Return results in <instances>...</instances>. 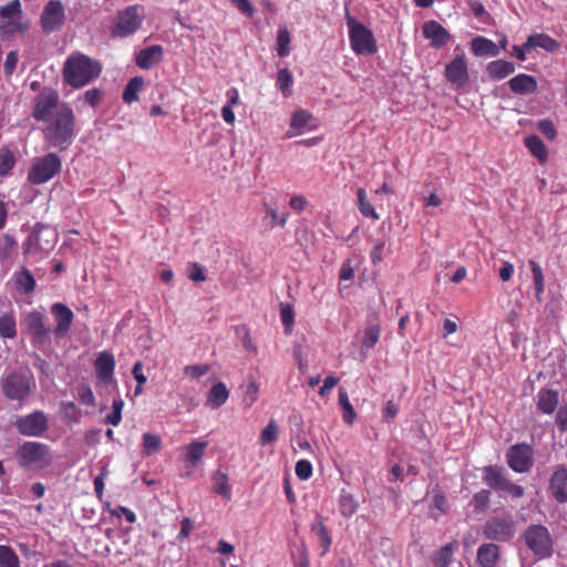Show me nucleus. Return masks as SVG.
I'll return each mask as SVG.
<instances>
[{
    "label": "nucleus",
    "instance_id": "nucleus-1",
    "mask_svg": "<svg viewBox=\"0 0 567 567\" xmlns=\"http://www.w3.org/2000/svg\"><path fill=\"white\" fill-rule=\"evenodd\" d=\"M44 140L53 147L65 150L75 135V116L72 109L62 103L58 106L43 131Z\"/></svg>",
    "mask_w": 567,
    "mask_h": 567
},
{
    "label": "nucleus",
    "instance_id": "nucleus-2",
    "mask_svg": "<svg viewBox=\"0 0 567 567\" xmlns=\"http://www.w3.org/2000/svg\"><path fill=\"white\" fill-rule=\"evenodd\" d=\"M101 65L91 58L78 53L68 58L64 63V81L73 87H82L100 76Z\"/></svg>",
    "mask_w": 567,
    "mask_h": 567
},
{
    "label": "nucleus",
    "instance_id": "nucleus-3",
    "mask_svg": "<svg viewBox=\"0 0 567 567\" xmlns=\"http://www.w3.org/2000/svg\"><path fill=\"white\" fill-rule=\"evenodd\" d=\"M14 457L21 467L32 471L48 468L54 461L51 447L37 441H28L20 444Z\"/></svg>",
    "mask_w": 567,
    "mask_h": 567
},
{
    "label": "nucleus",
    "instance_id": "nucleus-4",
    "mask_svg": "<svg viewBox=\"0 0 567 567\" xmlns=\"http://www.w3.org/2000/svg\"><path fill=\"white\" fill-rule=\"evenodd\" d=\"M0 384L4 396L12 401L25 400L35 389L30 370L12 371L2 377Z\"/></svg>",
    "mask_w": 567,
    "mask_h": 567
},
{
    "label": "nucleus",
    "instance_id": "nucleus-5",
    "mask_svg": "<svg viewBox=\"0 0 567 567\" xmlns=\"http://www.w3.org/2000/svg\"><path fill=\"white\" fill-rule=\"evenodd\" d=\"M346 19L352 51L358 55L377 53L378 45L372 31L349 13H347Z\"/></svg>",
    "mask_w": 567,
    "mask_h": 567
},
{
    "label": "nucleus",
    "instance_id": "nucleus-6",
    "mask_svg": "<svg viewBox=\"0 0 567 567\" xmlns=\"http://www.w3.org/2000/svg\"><path fill=\"white\" fill-rule=\"evenodd\" d=\"M61 159L54 153L33 158L28 172V181L40 185L52 179L61 171Z\"/></svg>",
    "mask_w": 567,
    "mask_h": 567
},
{
    "label": "nucleus",
    "instance_id": "nucleus-7",
    "mask_svg": "<svg viewBox=\"0 0 567 567\" xmlns=\"http://www.w3.org/2000/svg\"><path fill=\"white\" fill-rule=\"evenodd\" d=\"M144 19V8L140 4L128 6L116 14L111 34L114 38H126L133 34Z\"/></svg>",
    "mask_w": 567,
    "mask_h": 567
},
{
    "label": "nucleus",
    "instance_id": "nucleus-8",
    "mask_svg": "<svg viewBox=\"0 0 567 567\" xmlns=\"http://www.w3.org/2000/svg\"><path fill=\"white\" fill-rule=\"evenodd\" d=\"M483 482L496 492L508 493L513 498H520L525 494V488L513 483L504 468L497 465H487L483 468Z\"/></svg>",
    "mask_w": 567,
    "mask_h": 567
},
{
    "label": "nucleus",
    "instance_id": "nucleus-9",
    "mask_svg": "<svg viewBox=\"0 0 567 567\" xmlns=\"http://www.w3.org/2000/svg\"><path fill=\"white\" fill-rule=\"evenodd\" d=\"M523 537L526 546L539 558H548L553 555V538L546 526L529 525Z\"/></svg>",
    "mask_w": 567,
    "mask_h": 567
},
{
    "label": "nucleus",
    "instance_id": "nucleus-10",
    "mask_svg": "<svg viewBox=\"0 0 567 567\" xmlns=\"http://www.w3.org/2000/svg\"><path fill=\"white\" fill-rule=\"evenodd\" d=\"M21 326L33 347L42 349L51 342V329L45 324L44 316L39 311L28 312Z\"/></svg>",
    "mask_w": 567,
    "mask_h": 567
},
{
    "label": "nucleus",
    "instance_id": "nucleus-11",
    "mask_svg": "<svg viewBox=\"0 0 567 567\" xmlns=\"http://www.w3.org/2000/svg\"><path fill=\"white\" fill-rule=\"evenodd\" d=\"M56 243V233L48 226H37L24 243L27 255L49 252Z\"/></svg>",
    "mask_w": 567,
    "mask_h": 567
},
{
    "label": "nucleus",
    "instance_id": "nucleus-12",
    "mask_svg": "<svg viewBox=\"0 0 567 567\" xmlns=\"http://www.w3.org/2000/svg\"><path fill=\"white\" fill-rule=\"evenodd\" d=\"M207 446V440H194L184 447V464L183 470L179 471V477H195L202 471Z\"/></svg>",
    "mask_w": 567,
    "mask_h": 567
},
{
    "label": "nucleus",
    "instance_id": "nucleus-13",
    "mask_svg": "<svg viewBox=\"0 0 567 567\" xmlns=\"http://www.w3.org/2000/svg\"><path fill=\"white\" fill-rule=\"evenodd\" d=\"M486 539L508 542L515 535V522L511 516H497L486 520L482 529Z\"/></svg>",
    "mask_w": 567,
    "mask_h": 567
},
{
    "label": "nucleus",
    "instance_id": "nucleus-14",
    "mask_svg": "<svg viewBox=\"0 0 567 567\" xmlns=\"http://www.w3.org/2000/svg\"><path fill=\"white\" fill-rule=\"evenodd\" d=\"M508 467L518 474L527 473L534 465V450L527 443L512 445L506 453Z\"/></svg>",
    "mask_w": 567,
    "mask_h": 567
},
{
    "label": "nucleus",
    "instance_id": "nucleus-15",
    "mask_svg": "<svg viewBox=\"0 0 567 567\" xmlns=\"http://www.w3.org/2000/svg\"><path fill=\"white\" fill-rule=\"evenodd\" d=\"M65 22V8L60 0H50L40 16V27L47 34L59 31Z\"/></svg>",
    "mask_w": 567,
    "mask_h": 567
},
{
    "label": "nucleus",
    "instance_id": "nucleus-16",
    "mask_svg": "<svg viewBox=\"0 0 567 567\" xmlns=\"http://www.w3.org/2000/svg\"><path fill=\"white\" fill-rule=\"evenodd\" d=\"M19 433L27 436H41L48 429V419L43 412L35 411L16 421Z\"/></svg>",
    "mask_w": 567,
    "mask_h": 567
},
{
    "label": "nucleus",
    "instance_id": "nucleus-17",
    "mask_svg": "<svg viewBox=\"0 0 567 567\" xmlns=\"http://www.w3.org/2000/svg\"><path fill=\"white\" fill-rule=\"evenodd\" d=\"M61 104L62 103H59V96L54 91L44 90L35 99L33 117L37 121L47 122L50 120L51 115L56 112L58 106H61Z\"/></svg>",
    "mask_w": 567,
    "mask_h": 567
},
{
    "label": "nucleus",
    "instance_id": "nucleus-18",
    "mask_svg": "<svg viewBox=\"0 0 567 567\" xmlns=\"http://www.w3.org/2000/svg\"><path fill=\"white\" fill-rule=\"evenodd\" d=\"M548 493L557 503H567V465L558 464L554 467L548 480Z\"/></svg>",
    "mask_w": 567,
    "mask_h": 567
},
{
    "label": "nucleus",
    "instance_id": "nucleus-19",
    "mask_svg": "<svg viewBox=\"0 0 567 567\" xmlns=\"http://www.w3.org/2000/svg\"><path fill=\"white\" fill-rule=\"evenodd\" d=\"M444 75L445 79L456 89L465 86L470 80L465 55H456L450 63H447L445 65Z\"/></svg>",
    "mask_w": 567,
    "mask_h": 567
},
{
    "label": "nucleus",
    "instance_id": "nucleus-20",
    "mask_svg": "<svg viewBox=\"0 0 567 567\" xmlns=\"http://www.w3.org/2000/svg\"><path fill=\"white\" fill-rule=\"evenodd\" d=\"M423 37L430 40L431 47L435 49L443 48L451 40L449 31L437 21L431 20L422 27Z\"/></svg>",
    "mask_w": 567,
    "mask_h": 567
},
{
    "label": "nucleus",
    "instance_id": "nucleus-21",
    "mask_svg": "<svg viewBox=\"0 0 567 567\" xmlns=\"http://www.w3.org/2000/svg\"><path fill=\"white\" fill-rule=\"evenodd\" d=\"M51 311L56 322L53 331L54 336L56 338L65 337L73 321V312L66 306L59 302L51 307Z\"/></svg>",
    "mask_w": 567,
    "mask_h": 567
},
{
    "label": "nucleus",
    "instance_id": "nucleus-22",
    "mask_svg": "<svg viewBox=\"0 0 567 567\" xmlns=\"http://www.w3.org/2000/svg\"><path fill=\"white\" fill-rule=\"evenodd\" d=\"M94 369L100 381L105 384L111 383L113 381V373L115 369L114 355L109 351L99 353L94 362Z\"/></svg>",
    "mask_w": 567,
    "mask_h": 567
},
{
    "label": "nucleus",
    "instance_id": "nucleus-23",
    "mask_svg": "<svg viewBox=\"0 0 567 567\" xmlns=\"http://www.w3.org/2000/svg\"><path fill=\"white\" fill-rule=\"evenodd\" d=\"M507 85L509 90L517 95H530L538 90L536 78L526 73L515 75L507 82Z\"/></svg>",
    "mask_w": 567,
    "mask_h": 567
},
{
    "label": "nucleus",
    "instance_id": "nucleus-24",
    "mask_svg": "<svg viewBox=\"0 0 567 567\" xmlns=\"http://www.w3.org/2000/svg\"><path fill=\"white\" fill-rule=\"evenodd\" d=\"M515 70L514 62L502 59L491 61L486 65V74L492 81H502L513 74Z\"/></svg>",
    "mask_w": 567,
    "mask_h": 567
},
{
    "label": "nucleus",
    "instance_id": "nucleus-25",
    "mask_svg": "<svg viewBox=\"0 0 567 567\" xmlns=\"http://www.w3.org/2000/svg\"><path fill=\"white\" fill-rule=\"evenodd\" d=\"M536 406L544 414H553L559 403L557 390L542 388L536 395Z\"/></svg>",
    "mask_w": 567,
    "mask_h": 567
},
{
    "label": "nucleus",
    "instance_id": "nucleus-26",
    "mask_svg": "<svg viewBox=\"0 0 567 567\" xmlns=\"http://www.w3.org/2000/svg\"><path fill=\"white\" fill-rule=\"evenodd\" d=\"M499 558V546L496 544L486 543L477 549L476 561L480 567H496Z\"/></svg>",
    "mask_w": 567,
    "mask_h": 567
},
{
    "label": "nucleus",
    "instance_id": "nucleus-27",
    "mask_svg": "<svg viewBox=\"0 0 567 567\" xmlns=\"http://www.w3.org/2000/svg\"><path fill=\"white\" fill-rule=\"evenodd\" d=\"M527 50H534L537 48L544 49L547 52H556L560 48V43L545 33L530 34L525 41Z\"/></svg>",
    "mask_w": 567,
    "mask_h": 567
},
{
    "label": "nucleus",
    "instance_id": "nucleus-28",
    "mask_svg": "<svg viewBox=\"0 0 567 567\" xmlns=\"http://www.w3.org/2000/svg\"><path fill=\"white\" fill-rule=\"evenodd\" d=\"M229 398V390L226 384L221 381L216 382L210 388L207 399L206 406L210 409H219L223 406Z\"/></svg>",
    "mask_w": 567,
    "mask_h": 567
},
{
    "label": "nucleus",
    "instance_id": "nucleus-29",
    "mask_svg": "<svg viewBox=\"0 0 567 567\" xmlns=\"http://www.w3.org/2000/svg\"><path fill=\"white\" fill-rule=\"evenodd\" d=\"M471 50L476 56H497L499 49L492 40L476 37L471 42Z\"/></svg>",
    "mask_w": 567,
    "mask_h": 567
},
{
    "label": "nucleus",
    "instance_id": "nucleus-30",
    "mask_svg": "<svg viewBox=\"0 0 567 567\" xmlns=\"http://www.w3.org/2000/svg\"><path fill=\"white\" fill-rule=\"evenodd\" d=\"M162 53L159 45L148 47L136 55V64L142 69H150L162 59Z\"/></svg>",
    "mask_w": 567,
    "mask_h": 567
},
{
    "label": "nucleus",
    "instance_id": "nucleus-31",
    "mask_svg": "<svg viewBox=\"0 0 567 567\" xmlns=\"http://www.w3.org/2000/svg\"><path fill=\"white\" fill-rule=\"evenodd\" d=\"M524 143L526 148L539 161V163L544 164L547 162L548 150L539 136H526Z\"/></svg>",
    "mask_w": 567,
    "mask_h": 567
},
{
    "label": "nucleus",
    "instance_id": "nucleus-32",
    "mask_svg": "<svg viewBox=\"0 0 567 567\" xmlns=\"http://www.w3.org/2000/svg\"><path fill=\"white\" fill-rule=\"evenodd\" d=\"M311 530L317 534L320 547L322 548L321 556H324L330 550L332 538L329 535L322 516L317 517L316 522H313L311 526Z\"/></svg>",
    "mask_w": 567,
    "mask_h": 567
},
{
    "label": "nucleus",
    "instance_id": "nucleus-33",
    "mask_svg": "<svg viewBox=\"0 0 567 567\" xmlns=\"http://www.w3.org/2000/svg\"><path fill=\"white\" fill-rule=\"evenodd\" d=\"M381 324L378 317L374 321H370L364 328L362 337V347L365 349H372L380 340Z\"/></svg>",
    "mask_w": 567,
    "mask_h": 567
},
{
    "label": "nucleus",
    "instance_id": "nucleus-34",
    "mask_svg": "<svg viewBox=\"0 0 567 567\" xmlns=\"http://www.w3.org/2000/svg\"><path fill=\"white\" fill-rule=\"evenodd\" d=\"M528 266L533 275V281L535 286V298L537 301H542L545 292V276L543 269L535 260H529Z\"/></svg>",
    "mask_w": 567,
    "mask_h": 567
},
{
    "label": "nucleus",
    "instance_id": "nucleus-35",
    "mask_svg": "<svg viewBox=\"0 0 567 567\" xmlns=\"http://www.w3.org/2000/svg\"><path fill=\"white\" fill-rule=\"evenodd\" d=\"M455 549L454 543H449L437 549L433 556L432 561L435 567H450L453 560V553Z\"/></svg>",
    "mask_w": 567,
    "mask_h": 567
},
{
    "label": "nucleus",
    "instance_id": "nucleus-36",
    "mask_svg": "<svg viewBox=\"0 0 567 567\" xmlns=\"http://www.w3.org/2000/svg\"><path fill=\"white\" fill-rule=\"evenodd\" d=\"M0 336L6 339H13L17 336V322L13 311L0 316Z\"/></svg>",
    "mask_w": 567,
    "mask_h": 567
},
{
    "label": "nucleus",
    "instance_id": "nucleus-37",
    "mask_svg": "<svg viewBox=\"0 0 567 567\" xmlns=\"http://www.w3.org/2000/svg\"><path fill=\"white\" fill-rule=\"evenodd\" d=\"M338 507L343 517H351L358 509V503L352 494L342 489L339 496Z\"/></svg>",
    "mask_w": 567,
    "mask_h": 567
},
{
    "label": "nucleus",
    "instance_id": "nucleus-38",
    "mask_svg": "<svg viewBox=\"0 0 567 567\" xmlns=\"http://www.w3.org/2000/svg\"><path fill=\"white\" fill-rule=\"evenodd\" d=\"M162 447V439L159 435L144 433L142 436V455L151 456L159 452Z\"/></svg>",
    "mask_w": 567,
    "mask_h": 567
},
{
    "label": "nucleus",
    "instance_id": "nucleus-39",
    "mask_svg": "<svg viewBox=\"0 0 567 567\" xmlns=\"http://www.w3.org/2000/svg\"><path fill=\"white\" fill-rule=\"evenodd\" d=\"M17 289L22 293H30L34 290L35 280L28 269H22L16 274Z\"/></svg>",
    "mask_w": 567,
    "mask_h": 567
},
{
    "label": "nucleus",
    "instance_id": "nucleus-40",
    "mask_svg": "<svg viewBox=\"0 0 567 567\" xmlns=\"http://www.w3.org/2000/svg\"><path fill=\"white\" fill-rule=\"evenodd\" d=\"M143 86H144V81L142 78H140V76L133 78L124 89L123 101L128 104L137 101L138 100L137 94H138V92L142 91Z\"/></svg>",
    "mask_w": 567,
    "mask_h": 567
},
{
    "label": "nucleus",
    "instance_id": "nucleus-41",
    "mask_svg": "<svg viewBox=\"0 0 567 567\" xmlns=\"http://www.w3.org/2000/svg\"><path fill=\"white\" fill-rule=\"evenodd\" d=\"M358 196V208L360 213L368 218L373 220H378L380 218L379 214L375 212L374 207L368 200L367 193L363 188H359L357 190Z\"/></svg>",
    "mask_w": 567,
    "mask_h": 567
},
{
    "label": "nucleus",
    "instance_id": "nucleus-42",
    "mask_svg": "<svg viewBox=\"0 0 567 567\" xmlns=\"http://www.w3.org/2000/svg\"><path fill=\"white\" fill-rule=\"evenodd\" d=\"M214 491L218 495L223 496L226 499H229L231 496L230 486L228 484V475L224 472L217 471L213 475Z\"/></svg>",
    "mask_w": 567,
    "mask_h": 567
},
{
    "label": "nucleus",
    "instance_id": "nucleus-43",
    "mask_svg": "<svg viewBox=\"0 0 567 567\" xmlns=\"http://www.w3.org/2000/svg\"><path fill=\"white\" fill-rule=\"evenodd\" d=\"M290 32L286 27L280 28L277 32L276 51L280 58H285L290 53Z\"/></svg>",
    "mask_w": 567,
    "mask_h": 567
},
{
    "label": "nucleus",
    "instance_id": "nucleus-44",
    "mask_svg": "<svg viewBox=\"0 0 567 567\" xmlns=\"http://www.w3.org/2000/svg\"><path fill=\"white\" fill-rule=\"evenodd\" d=\"M339 404H340L341 409L343 410L342 417H343L344 423L351 425L357 417V413L354 411V408L350 403L348 393L344 389L339 390Z\"/></svg>",
    "mask_w": 567,
    "mask_h": 567
},
{
    "label": "nucleus",
    "instance_id": "nucleus-45",
    "mask_svg": "<svg viewBox=\"0 0 567 567\" xmlns=\"http://www.w3.org/2000/svg\"><path fill=\"white\" fill-rule=\"evenodd\" d=\"M16 165V156L7 147L0 148V178L8 176Z\"/></svg>",
    "mask_w": 567,
    "mask_h": 567
},
{
    "label": "nucleus",
    "instance_id": "nucleus-46",
    "mask_svg": "<svg viewBox=\"0 0 567 567\" xmlns=\"http://www.w3.org/2000/svg\"><path fill=\"white\" fill-rule=\"evenodd\" d=\"M0 567H21L19 556L10 546L0 545Z\"/></svg>",
    "mask_w": 567,
    "mask_h": 567
},
{
    "label": "nucleus",
    "instance_id": "nucleus-47",
    "mask_svg": "<svg viewBox=\"0 0 567 567\" xmlns=\"http://www.w3.org/2000/svg\"><path fill=\"white\" fill-rule=\"evenodd\" d=\"M279 429L275 420H270L265 429H262L259 443L265 446L277 441Z\"/></svg>",
    "mask_w": 567,
    "mask_h": 567
},
{
    "label": "nucleus",
    "instance_id": "nucleus-48",
    "mask_svg": "<svg viewBox=\"0 0 567 567\" xmlns=\"http://www.w3.org/2000/svg\"><path fill=\"white\" fill-rule=\"evenodd\" d=\"M293 84L292 74L288 69H281L278 71L277 85L281 93L288 97L291 95V86Z\"/></svg>",
    "mask_w": 567,
    "mask_h": 567
},
{
    "label": "nucleus",
    "instance_id": "nucleus-49",
    "mask_svg": "<svg viewBox=\"0 0 567 567\" xmlns=\"http://www.w3.org/2000/svg\"><path fill=\"white\" fill-rule=\"evenodd\" d=\"M311 114L306 110L293 112L290 121V128L296 130L298 133L306 128L311 120Z\"/></svg>",
    "mask_w": 567,
    "mask_h": 567
},
{
    "label": "nucleus",
    "instance_id": "nucleus-50",
    "mask_svg": "<svg viewBox=\"0 0 567 567\" xmlns=\"http://www.w3.org/2000/svg\"><path fill=\"white\" fill-rule=\"evenodd\" d=\"M491 502V491L481 489L475 493L471 499V505L476 512H485L488 508Z\"/></svg>",
    "mask_w": 567,
    "mask_h": 567
},
{
    "label": "nucleus",
    "instance_id": "nucleus-51",
    "mask_svg": "<svg viewBox=\"0 0 567 567\" xmlns=\"http://www.w3.org/2000/svg\"><path fill=\"white\" fill-rule=\"evenodd\" d=\"M22 14V8L19 0H12L6 6L0 7V17L2 19H20Z\"/></svg>",
    "mask_w": 567,
    "mask_h": 567
},
{
    "label": "nucleus",
    "instance_id": "nucleus-52",
    "mask_svg": "<svg viewBox=\"0 0 567 567\" xmlns=\"http://www.w3.org/2000/svg\"><path fill=\"white\" fill-rule=\"evenodd\" d=\"M124 408V402L122 399H115L112 403V412L106 415L105 422L111 425H118L122 420V410Z\"/></svg>",
    "mask_w": 567,
    "mask_h": 567
},
{
    "label": "nucleus",
    "instance_id": "nucleus-53",
    "mask_svg": "<svg viewBox=\"0 0 567 567\" xmlns=\"http://www.w3.org/2000/svg\"><path fill=\"white\" fill-rule=\"evenodd\" d=\"M280 318H281V322L285 327V332L286 333H290L291 332V328L293 326V322H295V312H293V309L290 305H284L281 303L280 306Z\"/></svg>",
    "mask_w": 567,
    "mask_h": 567
},
{
    "label": "nucleus",
    "instance_id": "nucleus-54",
    "mask_svg": "<svg viewBox=\"0 0 567 567\" xmlns=\"http://www.w3.org/2000/svg\"><path fill=\"white\" fill-rule=\"evenodd\" d=\"M186 275L189 280L196 284L206 280L205 268L198 262H190L187 267Z\"/></svg>",
    "mask_w": 567,
    "mask_h": 567
},
{
    "label": "nucleus",
    "instance_id": "nucleus-55",
    "mask_svg": "<svg viewBox=\"0 0 567 567\" xmlns=\"http://www.w3.org/2000/svg\"><path fill=\"white\" fill-rule=\"evenodd\" d=\"M537 130L549 141H555L557 137V130L549 118L538 121Z\"/></svg>",
    "mask_w": 567,
    "mask_h": 567
},
{
    "label": "nucleus",
    "instance_id": "nucleus-56",
    "mask_svg": "<svg viewBox=\"0 0 567 567\" xmlns=\"http://www.w3.org/2000/svg\"><path fill=\"white\" fill-rule=\"evenodd\" d=\"M296 475L300 481H308L312 476V464L308 460H299L296 463Z\"/></svg>",
    "mask_w": 567,
    "mask_h": 567
},
{
    "label": "nucleus",
    "instance_id": "nucleus-57",
    "mask_svg": "<svg viewBox=\"0 0 567 567\" xmlns=\"http://www.w3.org/2000/svg\"><path fill=\"white\" fill-rule=\"evenodd\" d=\"M78 399L81 403L94 406L95 405V398L90 386L82 385L78 389Z\"/></svg>",
    "mask_w": 567,
    "mask_h": 567
},
{
    "label": "nucleus",
    "instance_id": "nucleus-58",
    "mask_svg": "<svg viewBox=\"0 0 567 567\" xmlns=\"http://www.w3.org/2000/svg\"><path fill=\"white\" fill-rule=\"evenodd\" d=\"M208 371H209L208 364H195V365L185 367L184 374L192 379H198V378L205 375Z\"/></svg>",
    "mask_w": 567,
    "mask_h": 567
},
{
    "label": "nucleus",
    "instance_id": "nucleus-59",
    "mask_svg": "<svg viewBox=\"0 0 567 567\" xmlns=\"http://www.w3.org/2000/svg\"><path fill=\"white\" fill-rule=\"evenodd\" d=\"M266 214L271 218V226H275L278 224L279 226L284 227L288 219V214H282L281 216L278 215L277 210L269 206L268 204H264Z\"/></svg>",
    "mask_w": 567,
    "mask_h": 567
},
{
    "label": "nucleus",
    "instance_id": "nucleus-60",
    "mask_svg": "<svg viewBox=\"0 0 567 567\" xmlns=\"http://www.w3.org/2000/svg\"><path fill=\"white\" fill-rule=\"evenodd\" d=\"M353 277H354V267L352 265V260L351 259H347L341 265V268H340V271H339V280L340 281L352 280Z\"/></svg>",
    "mask_w": 567,
    "mask_h": 567
},
{
    "label": "nucleus",
    "instance_id": "nucleus-61",
    "mask_svg": "<svg viewBox=\"0 0 567 567\" xmlns=\"http://www.w3.org/2000/svg\"><path fill=\"white\" fill-rule=\"evenodd\" d=\"M555 422L559 432H567V404H564L558 409Z\"/></svg>",
    "mask_w": 567,
    "mask_h": 567
},
{
    "label": "nucleus",
    "instance_id": "nucleus-62",
    "mask_svg": "<svg viewBox=\"0 0 567 567\" xmlns=\"http://www.w3.org/2000/svg\"><path fill=\"white\" fill-rule=\"evenodd\" d=\"M18 61H19V56H18V53L16 51H10L8 54H7V58H6V61H4V73L6 75L10 76L16 68H17V64H18Z\"/></svg>",
    "mask_w": 567,
    "mask_h": 567
},
{
    "label": "nucleus",
    "instance_id": "nucleus-63",
    "mask_svg": "<svg viewBox=\"0 0 567 567\" xmlns=\"http://www.w3.org/2000/svg\"><path fill=\"white\" fill-rule=\"evenodd\" d=\"M258 385L256 382H250L248 385H247V389H246V392H245V396H244V402L247 404V405H251L252 403H255L258 399Z\"/></svg>",
    "mask_w": 567,
    "mask_h": 567
},
{
    "label": "nucleus",
    "instance_id": "nucleus-64",
    "mask_svg": "<svg viewBox=\"0 0 567 567\" xmlns=\"http://www.w3.org/2000/svg\"><path fill=\"white\" fill-rule=\"evenodd\" d=\"M384 249V241L377 240L370 251L371 262L378 265L382 260V252Z\"/></svg>",
    "mask_w": 567,
    "mask_h": 567
}]
</instances>
